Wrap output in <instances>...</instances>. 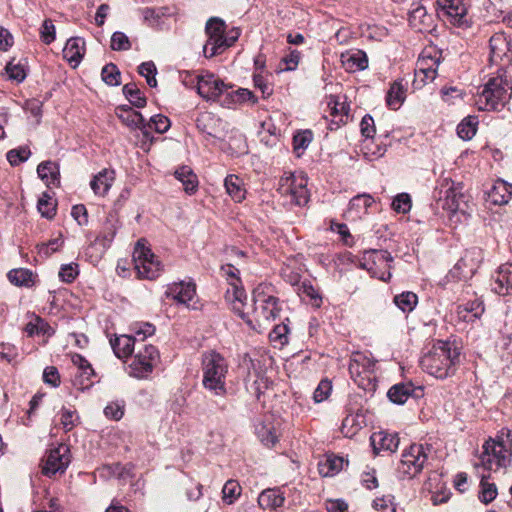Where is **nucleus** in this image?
Segmentation results:
<instances>
[{"mask_svg":"<svg viewBox=\"0 0 512 512\" xmlns=\"http://www.w3.org/2000/svg\"><path fill=\"white\" fill-rule=\"evenodd\" d=\"M460 362L458 347L448 341H437L421 358L420 365L428 374L438 379L453 375Z\"/></svg>","mask_w":512,"mask_h":512,"instance_id":"nucleus-1","label":"nucleus"},{"mask_svg":"<svg viewBox=\"0 0 512 512\" xmlns=\"http://www.w3.org/2000/svg\"><path fill=\"white\" fill-rule=\"evenodd\" d=\"M229 364L227 359L216 351H209L202 358V385L214 396L227 394L226 377Z\"/></svg>","mask_w":512,"mask_h":512,"instance_id":"nucleus-2","label":"nucleus"},{"mask_svg":"<svg viewBox=\"0 0 512 512\" xmlns=\"http://www.w3.org/2000/svg\"><path fill=\"white\" fill-rule=\"evenodd\" d=\"M205 32L208 39L203 46V54L206 58L221 54L231 47L240 36L237 29H233L226 34L225 22L217 17L210 18L207 21Z\"/></svg>","mask_w":512,"mask_h":512,"instance_id":"nucleus-3","label":"nucleus"},{"mask_svg":"<svg viewBox=\"0 0 512 512\" xmlns=\"http://www.w3.org/2000/svg\"><path fill=\"white\" fill-rule=\"evenodd\" d=\"M512 86L506 77L497 75L491 77L475 97V104L479 110L497 109L504 105L511 97Z\"/></svg>","mask_w":512,"mask_h":512,"instance_id":"nucleus-4","label":"nucleus"},{"mask_svg":"<svg viewBox=\"0 0 512 512\" xmlns=\"http://www.w3.org/2000/svg\"><path fill=\"white\" fill-rule=\"evenodd\" d=\"M253 298L255 305L253 310L254 319H251L245 312V318L242 319L249 327L257 329L261 328L264 322L274 320L279 315L280 308L278 299L272 295H266L262 286H258L254 290Z\"/></svg>","mask_w":512,"mask_h":512,"instance_id":"nucleus-5","label":"nucleus"},{"mask_svg":"<svg viewBox=\"0 0 512 512\" xmlns=\"http://www.w3.org/2000/svg\"><path fill=\"white\" fill-rule=\"evenodd\" d=\"M221 272L228 283V288L225 292L226 302L236 314L241 318H245L244 307L246 306L247 295L241 285L239 269L232 264H226L221 267Z\"/></svg>","mask_w":512,"mask_h":512,"instance_id":"nucleus-6","label":"nucleus"},{"mask_svg":"<svg viewBox=\"0 0 512 512\" xmlns=\"http://www.w3.org/2000/svg\"><path fill=\"white\" fill-rule=\"evenodd\" d=\"M510 450L505 446L503 441L494 439L487 440L482 446V452L479 457L477 467H482L487 471H498L504 468L510 461Z\"/></svg>","mask_w":512,"mask_h":512,"instance_id":"nucleus-7","label":"nucleus"},{"mask_svg":"<svg viewBox=\"0 0 512 512\" xmlns=\"http://www.w3.org/2000/svg\"><path fill=\"white\" fill-rule=\"evenodd\" d=\"M133 261L137 275L140 278L153 280L162 271L161 262L146 246L144 239L138 240L133 252Z\"/></svg>","mask_w":512,"mask_h":512,"instance_id":"nucleus-8","label":"nucleus"},{"mask_svg":"<svg viewBox=\"0 0 512 512\" xmlns=\"http://www.w3.org/2000/svg\"><path fill=\"white\" fill-rule=\"evenodd\" d=\"M393 257L387 250L364 251L360 259V267L369 272L372 277L387 282L391 278V262Z\"/></svg>","mask_w":512,"mask_h":512,"instance_id":"nucleus-9","label":"nucleus"},{"mask_svg":"<svg viewBox=\"0 0 512 512\" xmlns=\"http://www.w3.org/2000/svg\"><path fill=\"white\" fill-rule=\"evenodd\" d=\"M440 60L441 54L434 48H428L422 51L416 63L415 78L413 81L414 88L419 89L436 78Z\"/></svg>","mask_w":512,"mask_h":512,"instance_id":"nucleus-10","label":"nucleus"},{"mask_svg":"<svg viewBox=\"0 0 512 512\" xmlns=\"http://www.w3.org/2000/svg\"><path fill=\"white\" fill-rule=\"evenodd\" d=\"M431 453V447L412 444L402 454L398 471L405 477L412 478L421 472Z\"/></svg>","mask_w":512,"mask_h":512,"instance_id":"nucleus-11","label":"nucleus"},{"mask_svg":"<svg viewBox=\"0 0 512 512\" xmlns=\"http://www.w3.org/2000/svg\"><path fill=\"white\" fill-rule=\"evenodd\" d=\"M160 358L159 352L153 345L141 343L129 365V375L143 379L152 373Z\"/></svg>","mask_w":512,"mask_h":512,"instance_id":"nucleus-12","label":"nucleus"},{"mask_svg":"<svg viewBox=\"0 0 512 512\" xmlns=\"http://www.w3.org/2000/svg\"><path fill=\"white\" fill-rule=\"evenodd\" d=\"M307 179L304 175L290 174L280 179L278 191L286 198L287 202L298 206L307 204L309 194L307 189Z\"/></svg>","mask_w":512,"mask_h":512,"instance_id":"nucleus-13","label":"nucleus"},{"mask_svg":"<svg viewBox=\"0 0 512 512\" xmlns=\"http://www.w3.org/2000/svg\"><path fill=\"white\" fill-rule=\"evenodd\" d=\"M375 360L365 352H355L349 362V373L354 382L363 389H368L373 379Z\"/></svg>","mask_w":512,"mask_h":512,"instance_id":"nucleus-14","label":"nucleus"},{"mask_svg":"<svg viewBox=\"0 0 512 512\" xmlns=\"http://www.w3.org/2000/svg\"><path fill=\"white\" fill-rule=\"evenodd\" d=\"M436 190L438 191L439 199L443 201L444 209L453 213L460 210L464 197L460 184H456L452 179L445 177L439 180Z\"/></svg>","mask_w":512,"mask_h":512,"instance_id":"nucleus-15","label":"nucleus"},{"mask_svg":"<svg viewBox=\"0 0 512 512\" xmlns=\"http://www.w3.org/2000/svg\"><path fill=\"white\" fill-rule=\"evenodd\" d=\"M483 251L478 247H473L465 251L461 259L450 271V275L457 279H466L475 274L483 261Z\"/></svg>","mask_w":512,"mask_h":512,"instance_id":"nucleus-16","label":"nucleus"},{"mask_svg":"<svg viewBox=\"0 0 512 512\" xmlns=\"http://www.w3.org/2000/svg\"><path fill=\"white\" fill-rule=\"evenodd\" d=\"M437 9L446 21L454 26H467V7L463 0H437Z\"/></svg>","mask_w":512,"mask_h":512,"instance_id":"nucleus-17","label":"nucleus"},{"mask_svg":"<svg viewBox=\"0 0 512 512\" xmlns=\"http://www.w3.org/2000/svg\"><path fill=\"white\" fill-rule=\"evenodd\" d=\"M197 80V92L206 100L217 101L231 88L213 74L197 76Z\"/></svg>","mask_w":512,"mask_h":512,"instance_id":"nucleus-18","label":"nucleus"},{"mask_svg":"<svg viewBox=\"0 0 512 512\" xmlns=\"http://www.w3.org/2000/svg\"><path fill=\"white\" fill-rule=\"evenodd\" d=\"M70 463V451L67 445L61 444L51 449L42 467V472L46 476H52L58 472H64Z\"/></svg>","mask_w":512,"mask_h":512,"instance_id":"nucleus-19","label":"nucleus"},{"mask_svg":"<svg viewBox=\"0 0 512 512\" xmlns=\"http://www.w3.org/2000/svg\"><path fill=\"white\" fill-rule=\"evenodd\" d=\"M166 295L188 308H196V285L193 282L173 283L168 286Z\"/></svg>","mask_w":512,"mask_h":512,"instance_id":"nucleus-20","label":"nucleus"},{"mask_svg":"<svg viewBox=\"0 0 512 512\" xmlns=\"http://www.w3.org/2000/svg\"><path fill=\"white\" fill-rule=\"evenodd\" d=\"M116 114L123 124L132 129H140L143 137L149 140L150 143L152 142L150 131L147 130L148 125H146L145 119L140 112L133 110L129 106H121L117 108Z\"/></svg>","mask_w":512,"mask_h":512,"instance_id":"nucleus-21","label":"nucleus"},{"mask_svg":"<svg viewBox=\"0 0 512 512\" xmlns=\"http://www.w3.org/2000/svg\"><path fill=\"white\" fill-rule=\"evenodd\" d=\"M491 63L499 64L510 61V42L504 33H495L489 40Z\"/></svg>","mask_w":512,"mask_h":512,"instance_id":"nucleus-22","label":"nucleus"},{"mask_svg":"<svg viewBox=\"0 0 512 512\" xmlns=\"http://www.w3.org/2000/svg\"><path fill=\"white\" fill-rule=\"evenodd\" d=\"M374 203V199L369 194H359L353 197L347 210L344 213V217L349 221H357L366 215L368 209Z\"/></svg>","mask_w":512,"mask_h":512,"instance_id":"nucleus-23","label":"nucleus"},{"mask_svg":"<svg viewBox=\"0 0 512 512\" xmlns=\"http://www.w3.org/2000/svg\"><path fill=\"white\" fill-rule=\"evenodd\" d=\"M492 290L499 295L512 294V263L501 265L493 276Z\"/></svg>","mask_w":512,"mask_h":512,"instance_id":"nucleus-24","label":"nucleus"},{"mask_svg":"<svg viewBox=\"0 0 512 512\" xmlns=\"http://www.w3.org/2000/svg\"><path fill=\"white\" fill-rule=\"evenodd\" d=\"M327 105L330 110V115L333 117V123L337 126L347 123L350 106L346 102V97L331 95L328 98Z\"/></svg>","mask_w":512,"mask_h":512,"instance_id":"nucleus-25","label":"nucleus"},{"mask_svg":"<svg viewBox=\"0 0 512 512\" xmlns=\"http://www.w3.org/2000/svg\"><path fill=\"white\" fill-rule=\"evenodd\" d=\"M371 445L376 454L381 451L394 452L399 445V438L396 434L384 431L375 432L370 437Z\"/></svg>","mask_w":512,"mask_h":512,"instance_id":"nucleus-26","label":"nucleus"},{"mask_svg":"<svg viewBox=\"0 0 512 512\" xmlns=\"http://www.w3.org/2000/svg\"><path fill=\"white\" fill-rule=\"evenodd\" d=\"M341 63L348 72L361 71L368 67V57L362 50H349L341 54Z\"/></svg>","mask_w":512,"mask_h":512,"instance_id":"nucleus-27","label":"nucleus"},{"mask_svg":"<svg viewBox=\"0 0 512 512\" xmlns=\"http://www.w3.org/2000/svg\"><path fill=\"white\" fill-rule=\"evenodd\" d=\"M85 54V41L81 37H72L68 39L63 49L64 58L72 65L77 67Z\"/></svg>","mask_w":512,"mask_h":512,"instance_id":"nucleus-28","label":"nucleus"},{"mask_svg":"<svg viewBox=\"0 0 512 512\" xmlns=\"http://www.w3.org/2000/svg\"><path fill=\"white\" fill-rule=\"evenodd\" d=\"M221 124V120L210 112H203L196 119V126L198 130L212 138L221 137L219 131Z\"/></svg>","mask_w":512,"mask_h":512,"instance_id":"nucleus-29","label":"nucleus"},{"mask_svg":"<svg viewBox=\"0 0 512 512\" xmlns=\"http://www.w3.org/2000/svg\"><path fill=\"white\" fill-rule=\"evenodd\" d=\"M285 502L284 492L277 488L263 490L258 496V504L262 509L276 510Z\"/></svg>","mask_w":512,"mask_h":512,"instance_id":"nucleus-30","label":"nucleus"},{"mask_svg":"<svg viewBox=\"0 0 512 512\" xmlns=\"http://www.w3.org/2000/svg\"><path fill=\"white\" fill-rule=\"evenodd\" d=\"M488 197L495 205L507 204L512 197V185L502 179H498L494 182Z\"/></svg>","mask_w":512,"mask_h":512,"instance_id":"nucleus-31","label":"nucleus"},{"mask_svg":"<svg viewBox=\"0 0 512 512\" xmlns=\"http://www.w3.org/2000/svg\"><path fill=\"white\" fill-rule=\"evenodd\" d=\"M255 432L258 439L266 446H273L278 441L277 429L270 417L257 423Z\"/></svg>","mask_w":512,"mask_h":512,"instance_id":"nucleus-32","label":"nucleus"},{"mask_svg":"<svg viewBox=\"0 0 512 512\" xmlns=\"http://www.w3.org/2000/svg\"><path fill=\"white\" fill-rule=\"evenodd\" d=\"M115 180V172L109 169L101 170L92 179L90 186L98 196H105Z\"/></svg>","mask_w":512,"mask_h":512,"instance_id":"nucleus-33","label":"nucleus"},{"mask_svg":"<svg viewBox=\"0 0 512 512\" xmlns=\"http://www.w3.org/2000/svg\"><path fill=\"white\" fill-rule=\"evenodd\" d=\"M137 342L138 339L130 335H120L110 340L115 355L120 359L129 357Z\"/></svg>","mask_w":512,"mask_h":512,"instance_id":"nucleus-34","label":"nucleus"},{"mask_svg":"<svg viewBox=\"0 0 512 512\" xmlns=\"http://www.w3.org/2000/svg\"><path fill=\"white\" fill-rule=\"evenodd\" d=\"M432 21V16L427 13L423 6H417L409 13L410 26L419 32L430 30Z\"/></svg>","mask_w":512,"mask_h":512,"instance_id":"nucleus-35","label":"nucleus"},{"mask_svg":"<svg viewBox=\"0 0 512 512\" xmlns=\"http://www.w3.org/2000/svg\"><path fill=\"white\" fill-rule=\"evenodd\" d=\"M119 228V220L114 213H109L103 224L100 235L96 238V241L101 242L103 247H109L112 243L117 230Z\"/></svg>","mask_w":512,"mask_h":512,"instance_id":"nucleus-36","label":"nucleus"},{"mask_svg":"<svg viewBox=\"0 0 512 512\" xmlns=\"http://www.w3.org/2000/svg\"><path fill=\"white\" fill-rule=\"evenodd\" d=\"M484 312L483 303L479 300H474L464 305L457 307V317L464 322H473L479 319Z\"/></svg>","mask_w":512,"mask_h":512,"instance_id":"nucleus-37","label":"nucleus"},{"mask_svg":"<svg viewBox=\"0 0 512 512\" xmlns=\"http://www.w3.org/2000/svg\"><path fill=\"white\" fill-rule=\"evenodd\" d=\"M174 175L183 184L184 191L187 194H194L197 191L198 178L189 166L178 168Z\"/></svg>","mask_w":512,"mask_h":512,"instance_id":"nucleus-38","label":"nucleus"},{"mask_svg":"<svg viewBox=\"0 0 512 512\" xmlns=\"http://www.w3.org/2000/svg\"><path fill=\"white\" fill-rule=\"evenodd\" d=\"M38 176L46 182L47 185H58L60 182V171L57 163L45 161L37 167Z\"/></svg>","mask_w":512,"mask_h":512,"instance_id":"nucleus-39","label":"nucleus"},{"mask_svg":"<svg viewBox=\"0 0 512 512\" xmlns=\"http://www.w3.org/2000/svg\"><path fill=\"white\" fill-rule=\"evenodd\" d=\"M224 186L227 193L235 202H241L245 199L246 190L243 187V181L236 175H228L225 178Z\"/></svg>","mask_w":512,"mask_h":512,"instance_id":"nucleus-40","label":"nucleus"},{"mask_svg":"<svg viewBox=\"0 0 512 512\" xmlns=\"http://www.w3.org/2000/svg\"><path fill=\"white\" fill-rule=\"evenodd\" d=\"M364 425V416L362 414H350L342 422V433L346 437H353Z\"/></svg>","mask_w":512,"mask_h":512,"instance_id":"nucleus-41","label":"nucleus"},{"mask_svg":"<svg viewBox=\"0 0 512 512\" xmlns=\"http://www.w3.org/2000/svg\"><path fill=\"white\" fill-rule=\"evenodd\" d=\"M246 101H251L254 104L257 102V98L250 90L239 88L236 91L227 90L226 98L223 100L222 104L229 107L232 104L244 103Z\"/></svg>","mask_w":512,"mask_h":512,"instance_id":"nucleus-42","label":"nucleus"},{"mask_svg":"<svg viewBox=\"0 0 512 512\" xmlns=\"http://www.w3.org/2000/svg\"><path fill=\"white\" fill-rule=\"evenodd\" d=\"M404 100H405V89L400 82L395 81L391 85V87L387 93V96H386L387 105L391 109L397 110L402 105Z\"/></svg>","mask_w":512,"mask_h":512,"instance_id":"nucleus-43","label":"nucleus"},{"mask_svg":"<svg viewBox=\"0 0 512 512\" xmlns=\"http://www.w3.org/2000/svg\"><path fill=\"white\" fill-rule=\"evenodd\" d=\"M123 93L128 101L136 108L146 106L147 100L135 83H127L123 86Z\"/></svg>","mask_w":512,"mask_h":512,"instance_id":"nucleus-44","label":"nucleus"},{"mask_svg":"<svg viewBox=\"0 0 512 512\" xmlns=\"http://www.w3.org/2000/svg\"><path fill=\"white\" fill-rule=\"evenodd\" d=\"M9 281L16 286L30 287L33 285V274L25 268L12 269L8 272Z\"/></svg>","mask_w":512,"mask_h":512,"instance_id":"nucleus-45","label":"nucleus"},{"mask_svg":"<svg viewBox=\"0 0 512 512\" xmlns=\"http://www.w3.org/2000/svg\"><path fill=\"white\" fill-rule=\"evenodd\" d=\"M412 394V389L406 384H396L387 393L388 398L395 404H404Z\"/></svg>","mask_w":512,"mask_h":512,"instance_id":"nucleus-46","label":"nucleus"},{"mask_svg":"<svg viewBox=\"0 0 512 512\" xmlns=\"http://www.w3.org/2000/svg\"><path fill=\"white\" fill-rule=\"evenodd\" d=\"M488 478L489 475H482L480 482V491L478 497L479 500L484 504L492 502L498 494L496 485L494 483H490Z\"/></svg>","mask_w":512,"mask_h":512,"instance_id":"nucleus-47","label":"nucleus"},{"mask_svg":"<svg viewBox=\"0 0 512 512\" xmlns=\"http://www.w3.org/2000/svg\"><path fill=\"white\" fill-rule=\"evenodd\" d=\"M478 121L476 117L469 116L457 126V134L463 140H470L476 134Z\"/></svg>","mask_w":512,"mask_h":512,"instance_id":"nucleus-48","label":"nucleus"},{"mask_svg":"<svg viewBox=\"0 0 512 512\" xmlns=\"http://www.w3.org/2000/svg\"><path fill=\"white\" fill-rule=\"evenodd\" d=\"M168 14V9L160 8H145L142 11L144 21L151 27H159L162 24V18Z\"/></svg>","mask_w":512,"mask_h":512,"instance_id":"nucleus-49","label":"nucleus"},{"mask_svg":"<svg viewBox=\"0 0 512 512\" xmlns=\"http://www.w3.org/2000/svg\"><path fill=\"white\" fill-rule=\"evenodd\" d=\"M418 297L413 292H403L394 297V303L404 313L411 312L417 305Z\"/></svg>","mask_w":512,"mask_h":512,"instance_id":"nucleus-50","label":"nucleus"},{"mask_svg":"<svg viewBox=\"0 0 512 512\" xmlns=\"http://www.w3.org/2000/svg\"><path fill=\"white\" fill-rule=\"evenodd\" d=\"M241 494V486L235 480H228L222 489V499L228 505L233 504Z\"/></svg>","mask_w":512,"mask_h":512,"instance_id":"nucleus-51","label":"nucleus"},{"mask_svg":"<svg viewBox=\"0 0 512 512\" xmlns=\"http://www.w3.org/2000/svg\"><path fill=\"white\" fill-rule=\"evenodd\" d=\"M37 209L42 217L52 219L56 214V203L47 193H43L38 200Z\"/></svg>","mask_w":512,"mask_h":512,"instance_id":"nucleus-52","label":"nucleus"},{"mask_svg":"<svg viewBox=\"0 0 512 512\" xmlns=\"http://www.w3.org/2000/svg\"><path fill=\"white\" fill-rule=\"evenodd\" d=\"M102 80L110 86H118L120 84V71L116 65L109 63L105 65L101 72Z\"/></svg>","mask_w":512,"mask_h":512,"instance_id":"nucleus-53","label":"nucleus"},{"mask_svg":"<svg viewBox=\"0 0 512 512\" xmlns=\"http://www.w3.org/2000/svg\"><path fill=\"white\" fill-rule=\"evenodd\" d=\"M138 73L145 77L147 84L154 88L157 86L156 73L157 69L152 61L143 62L138 67Z\"/></svg>","mask_w":512,"mask_h":512,"instance_id":"nucleus-54","label":"nucleus"},{"mask_svg":"<svg viewBox=\"0 0 512 512\" xmlns=\"http://www.w3.org/2000/svg\"><path fill=\"white\" fill-rule=\"evenodd\" d=\"M30 155L31 151L28 147H19L8 151L6 157L12 166H17L20 163L25 162L30 157Z\"/></svg>","mask_w":512,"mask_h":512,"instance_id":"nucleus-55","label":"nucleus"},{"mask_svg":"<svg viewBox=\"0 0 512 512\" xmlns=\"http://www.w3.org/2000/svg\"><path fill=\"white\" fill-rule=\"evenodd\" d=\"M343 462L344 460L341 457H329L321 465L320 472L324 476H332L342 469Z\"/></svg>","mask_w":512,"mask_h":512,"instance_id":"nucleus-56","label":"nucleus"},{"mask_svg":"<svg viewBox=\"0 0 512 512\" xmlns=\"http://www.w3.org/2000/svg\"><path fill=\"white\" fill-rule=\"evenodd\" d=\"M147 130L149 131L153 128L157 133H165L171 126L170 120L168 117L158 114L150 118L149 122H146Z\"/></svg>","mask_w":512,"mask_h":512,"instance_id":"nucleus-57","label":"nucleus"},{"mask_svg":"<svg viewBox=\"0 0 512 512\" xmlns=\"http://www.w3.org/2000/svg\"><path fill=\"white\" fill-rule=\"evenodd\" d=\"M63 245L62 237L59 236L54 238L47 243H42L38 245V252L40 255L44 257H49L52 253L58 251Z\"/></svg>","mask_w":512,"mask_h":512,"instance_id":"nucleus-58","label":"nucleus"},{"mask_svg":"<svg viewBox=\"0 0 512 512\" xmlns=\"http://www.w3.org/2000/svg\"><path fill=\"white\" fill-rule=\"evenodd\" d=\"M79 274L78 264L69 263L62 265L59 271V277L63 282H73Z\"/></svg>","mask_w":512,"mask_h":512,"instance_id":"nucleus-59","label":"nucleus"},{"mask_svg":"<svg viewBox=\"0 0 512 512\" xmlns=\"http://www.w3.org/2000/svg\"><path fill=\"white\" fill-rule=\"evenodd\" d=\"M373 507L381 512H396V504L394 503V497L391 495L376 498L373 501Z\"/></svg>","mask_w":512,"mask_h":512,"instance_id":"nucleus-60","label":"nucleus"},{"mask_svg":"<svg viewBox=\"0 0 512 512\" xmlns=\"http://www.w3.org/2000/svg\"><path fill=\"white\" fill-rule=\"evenodd\" d=\"M392 208L398 213H407L411 209V198L407 193L398 194L393 202Z\"/></svg>","mask_w":512,"mask_h":512,"instance_id":"nucleus-61","label":"nucleus"},{"mask_svg":"<svg viewBox=\"0 0 512 512\" xmlns=\"http://www.w3.org/2000/svg\"><path fill=\"white\" fill-rule=\"evenodd\" d=\"M331 390H332L331 382L327 379L321 380L313 393L314 401L316 403H320V402L326 400L329 397Z\"/></svg>","mask_w":512,"mask_h":512,"instance_id":"nucleus-62","label":"nucleus"},{"mask_svg":"<svg viewBox=\"0 0 512 512\" xmlns=\"http://www.w3.org/2000/svg\"><path fill=\"white\" fill-rule=\"evenodd\" d=\"M78 419L75 410L62 408L60 412V423L65 429V431H70L75 426V422Z\"/></svg>","mask_w":512,"mask_h":512,"instance_id":"nucleus-63","label":"nucleus"},{"mask_svg":"<svg viewBox=\"0 0 512 512\" xmlns=\"http://www.w3.org/2000/svg\"><path fill=\"white\" fill-rule=\"evenodd\" d=\"M55 34L56 30L52 20L45 19L40 29V37L42 41L45 44L52 43L55 40Z\"/></svg>","mask_w":512,"mask_h":512,"instance_id":"nucleus-64","label":"nucleus"}]
</instances>
